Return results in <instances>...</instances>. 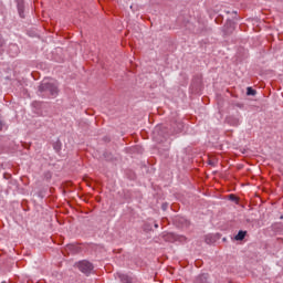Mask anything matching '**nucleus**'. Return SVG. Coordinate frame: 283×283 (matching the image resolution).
I'll list each match as a JSON object with an SVG mask.
<instances>
[{
    "label": "nucleus",
    "mask_w": 283,
    "mask_h": 283,
    "mask_svg": "<svg viewBox=\"0 0 283 283\" xmlns=\"http://www.w3.org/2000/svg\"><path fill=\"white\" fill-rule=\"evenodd\" d=\"M39 92L42 96L56 98V96H59V84L52 78H45L40 84Z\"/></svg>",
    "instance_id": "f257e3e1"
},
{
    "label": "nucleus",
    "mask_w": 283,
    "mask_h": 283,
    "mask_svg": "<svg viewBox=\"0 0 283 283\" xmlns=\"http://www.w3.org/2000/svg\"><path fill=\"white\" fill-rule=\"evenodd\" d=\"M77 269L82 272L88 275V273H92L94 271V265L90 263V261H80L77 263Z\"/></svg>",
    "instance_id": "f03ea898"
},
{
    "label": "nucleus",
    "mask_w": 283,
    "mask_h": 283,
    "mask_svg": "<svg viewBox=\"0 0 283 283\" xmlns=\"http://www.w3.org/2000/svg\"><path fill=\"white\" fill-rule=\"evenodd\" d=\"M23 10H25V4L23 3V1H19L18 2V12H19V15L21 17V19H25V13Z\"/></svg>",
    "instance_id": "7ed1b4c3"
},
{
    "label": "nucleus",
    "mask_w": 283,
    "mask_h": 283,
    "mask_svg": "<svg viewBox=\"0 0 283 283\" xmlns=\"http://www.w3.org/2000/svg\"><path fill=\"white\" fill-rule=\"evenodd\" d=\"M118 277H119L120 282H123V283H134V279H132L127 274H118Z\"/></svg>",
    "instance_id": "20e7f679"
},
{
    "label": "nucleus",
    "mask_w": 283,
    "mask_h": 283,
    "mask_svg": "<svg viewBox=\"0 0 283 283\" xmlns=\"http://www.w3.org/2000/svg\"><path fill=\"white\" fill-rule=\"evenodd\" d=\"M9 50L11 52V56H17L19 54V46H17V44H11Z\"/></svg>",
    "instance_id": "39448f33"
},
{
    "label": "nucleus",
    "mask_w": 283,
    "mask_h": 283,
    "mask_svg": "<svg viewBox=\"0 0 283 283\" xmlns=\"http://www.w3.org/2000/svg\"><path fill=\"white\" fill-rule=\"evenodd\" d=\"M209 279L208 274H201L197 277V283H207V280Z\"/></svg>",
    "instance_id": "423d86ee"
},
{
    "label": "nucleus",
    "mask_w": 283,
    "mask_h": 283,
    "mask_svg": "<svg viewBox=\"0 0 283 283\" xmlns=\"http://www.w3.org/2000/svg\"><path fill=\"white\" fill-rule=\"evenodd\" d=\"M247 237V231H242L240 230L238 232V234L234 237L235 240H244V238Z\"/></svg>",
    "instance_id": "0eeeda50"
},
{
    "label": "nucleus",
    "mask_w": 283,
    "mask_h": 283,
    "mask_svg": "<svg viewBox=\"0 0 283 283\" xmlns=\"http://www.w3.org/2000/svg\"><path fill=\"white\" fill-rule=\"evenodd\" d=\"M247 94H248V96H255L256 92L252 87H248L247 88Z\"/></svg>",
    "instance_id": "6e6552de"
},
{
    "label": "nucleus",
    "mask_w": 283,
    "mask_h": 283,
    "mask_svg": "<svg viewBox=\"0 0 283 283\" xmlns=\"http://www.w3.org/2000/svg\"><path fill=\"white\" fill-rule=\"evenodd\" d=\"M161 209H163L164 211H167V203H164V205L161 206Z\"/></svg>",
    "instance_id": "1a4fd4ad"
},
{
    "label": "nucleus",
    "mask_w": 283,
    "mask_h": 283,
    "mask_svg": "<svg viewBox=\"0 0 283 283\" xmlns=\"http://www.w3.org/2000/svg\"><path fill=\"white\" fill-rule=\"evenodd\" d=\"M231 200H235V197L233 195H230Z\"/></svg>",
    "instance_id": "9d476101"
},
{
    "label": "nucleus",
    "mask_w": 283,
    "mask_h": 283,
    "mask_svg": "<svg viewBox=\"0 0 283 283\" xmlns=\"http://www.w3.org/2000/svg\"><path fill=\"white\" fill-rule=\"evenodd\" d=\"M180 129H182V125H181V124H179V130H180Z\"/></svg>",
    "instance_id": "9b49d317"
},
{
    "label": "nucleus",
    "mask_w": 283,
    "mask_h": 283,
    "mask_svg": "<svg viewBox=\"0 0 283 283\" xmlns=\"http://www.w3.org/2000/svg\"><path fill=\"white\" fill-rule=\"evenodd\" d=\"M155 229H158V224H155Z\"/></svg>",
    "instance_id": "f8f14e48"
}]
</instances>
